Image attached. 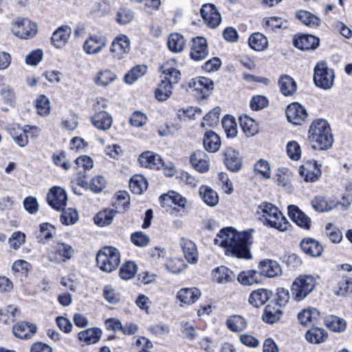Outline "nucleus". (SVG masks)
Instances as JSON below:
<instances>
[{"label":"nucleus","mask_w":352,"mask_h":352,"mask_svg":"<svg viewBox=\"0 0 352 352\" xmlns=\"http://www.w3.org/2000/svg\"><path fill=\"white\" fill-rule=\"evenodd\" d=\"M252 231L251 229L239 232L232 228H223L214 239V244L224 248L226 254L248 259L251 257L250 246L253 241Z\"/></svg>","instance_id":"1"},{"label":"nucleus","mask_w":352,"mask_h":352,"mask_svg":"<svg viewBox=\"0 0 352 352\" xmlns=\"http://www.w3.org/2000/svg\"><path fill=\"white\" fill-rule=\"evenodd\" d=\"M308 140L314 149L327 150L331 148L333 138L328 122L323 119L314 120L309 129Z\"/></svg>","instance_id":"2"},{"label":"nucleus","mask_w":352,"mask_h":352,"mask_svg":"<svg viewBox=\"0 0 352 352\" xmlns=\"http://www.w3.org/2000/svg\"><path fill=\"white\" fill-rule=\"evenodd\" d=\"M258 219L266 226L280 231L287 229L288 221L282 212L274 204L263 202L258 206L256 210Z\"/></svg>","instance_id":"3"},{"label":"nucleus","mask_w":352,"mask_h":352,"mask_svg":"<svg viewBox=\"0 0 352 352\" xmlns=\"http://www.w3.org/2000/svg\"><path fill=\"white\" fill-rule=\"evenodd\" d=\"M96 263L100 269L106 272L115 270L120 263L119 251L113 247H104L96 256Z\"/></svg>","instance_id":"4"},{"label":"nucleus","mask_w":352,"mask_h":352,"mask_svg":"<svg viewBox=\"0 0 352 352\" xmlns=\"http://www.w3.org/2000/svg\"><path fill=\"white\" fill-rule=\"evenodd\" d=\"M316 285V280L311 275H300L294 280L291 292L293 298L296 301H300L307 297L314 289Z\"/></svg>","instance_id":"5"},{"label":"nucleus","mask_w":352,"mask_h":352,"mask_svg":"<svg viewBox=\"0 0 352 352\" xmlns=\"http://www.w3.org/2000/svg\"><path fill=\"white\" fill-rule=\"evenodd\" d=\"M334 72L325 62H319L314 68V81L315 85L323 89H330L333 84Z\"/></svg>","instance_id":"6"},{"label":"nucleus","mask_w":352,"mask_h":352,"mask_svg":"<svg viewBox=\"0 0 352 352\" xmlns=\"http://www.w3.org/2000/svg\"><path fill=\"white\" fill-rule=\"evenodd\" d=\"M200 13L206 25L210 28H217L221 21V14L214 4L203 5Z\"/></svg>","instance_id":"7"},{"label":"nucleus","mask_w":352,"mask_h":352,"mask_svg":"<svg viewBox=\"0 0 352 352\" xmlns=\"http://www.w3.org/2000/svg\"><path fill=\"white\" fill-rule=\"evenodd\" d=\"M139 163L142 166L149 168H168V170H172L171 166L165 165L160 155L154 153L152 151H145L142 153L138 158Z\"/></svg>","instance_id":"8"},{"label":"nucleus","mask_w":352,"mask_h":352,"mask_svg":"<svg viewBox=\"0 0 352 352\" xmlns=\"http://www.w3.org/2000/svg\"><path fill=\"white\" fill-rule=\"evenodd\" d=\"M285 113L287 120L296 125H301L305 122L307 117L306 109L298 102L289 104L286 109Z\"/></svg>","instance_id":"9"},{"label":"nucleus","mask_w":352,"mask_h":352,"mask_svg":"<svg viewBox=\"0 0 352 352\" xmlns=\"http://www.w3.org/2000/svg\"><path fill=\"white\" fill-rule=\"evenodd\" d=\"M320 165L314 160L305 162L299 168V173L307 182H314L321 175Z\"/></svg>","instance_id":"10"},{"label":"nucleus","mask_w":352,"mask_h":352,"mask_svg":"<svg viewBox=\"0 0 352 352\" xmlns=\"http://www.w3.org/2000/svg\"><path fill=\"white\" fill-rule=\"evenodd\" d=\"M47 202L54 209L63 210L67 205V197L65 190L60 187H53L47 193Z\"/></svg>","instance_id":"11"},{"label":"nucleus","mask_w":352,"mask_h":352,"mask_svg":"<svg viewBox=\"0 0 352 352\" xmlns=\"http://www.w3.org/2000/svg\"><path fill=\"white\" fill-rule=\"evenodd\" d=\"M107 43V38L102 35H92L83 44V50L88 54H95L100 52Z\"/></svg>","instance_id":"12"},{"label":"nucleus","mask_w":352,"mask_h":352,"mask_svg":"<svg viewBox=\"0 0 352 352\" xmlns=\"http://www.w3.org/2000/svg\"><path fill=\"white\" fill-rule=\"evenodd\" d=\"M223 162L232 172L238 171L242 166V158L235 149L228 147L223 151Z\"/></svg>","instance_id":"13"},{"label":"nucleus","mask_w":352,"mask_h":352,"mask_svg":"<svg viewBox=\"0 0 352 352\" xmlns=\"http://www.w3.org/2000/svg\"><path fill=\"white\" fill-rule=\"evenodd\" d=\"M288 215L299 227L305 230L311 228V220L310 217L301 211L296 206L290 205L288 206Z\"/></svg>","instance_id":"14"},{"label":"nucleus","mask_w":352,"mask_h":352,"mask_svg":"<svg viewBox=\"0 0 352 352\" xmlns=\"http://www.w3.org/2000/svg\"><path fill=\"white\" fill-rule=\"evenodd\" d=\"M208 55V45L206 40L203 37H197L192 40L190 50V58L195 61H200L206 58Z\"/></svg>","instance_id":"15"},{"label":"nucleus","mask_w":352,"mask_h":352,"mask_svg":"<svg viewBox=\"0 0 352 352\" xmlns=\"http://www.w3.org/2000/svg\"><path fill=\"white\" fill-rule=\"evenodd\" d=\"M293 44L301 50H314L319 46L320 39L311 34H302L294 38Z\"/></svg>","instance_id":"16"},{"label":"nucleus","mask_w":352,"mask_h":352,"mask_svg":"<svg viewBox=\"0 0 352 352\" xmlns=\"http://www.w3.org/2000/svg\"><path fill=\"white\" fill-rule=\"evenodd\" d=\"M130 49V40L126 35L118 36L112 42L110 52L114 56L120 58L122 54L127 53Z\"/></svg>","instance_id":"17"},{"label":"nucleus","mask_w":352,"mask_h":352,"mask_svg":"<svg viewBox=\"0 0 352 352\" xmlns=\"http://www.w3.org/2000/svg\"><path fill=\"white\" fill-rule=\"evenodd\" d=\"M260 275L274 278L282 274V269L278 262L273 260H264L260 262Z\"/></svg>","instance_id":"18"},{"label":"nucleus","mask_w":352,"mask_h":352,"mask_svg":"<svg viewBox=\"0 0 352 352\" xmlns=\"http://www.w3.org/2000/svg\"><path fill=\"white\" fill-rule=\"evenodd\" d=\"M71 33L72 30L67 25L58 28L52 36V43L56 48L63 47L67 43Z\"/></svg>","instance_id":"19"},{"label":"nucleus","mask_w":352,"mask_h":352,"mask_svg":"<svg viewBox=\"0 0 352 352\" xmlns=\"http://www.w3.org/2000/svg\"><path fill=\"white\" fill-rule=\"evenodd\" d=\"M192 166L199 172L205 173L209 168V159L203 151H197L190 158Z\"/></svg>","instance_id":"20"},{"label":"nucleus","mask_w":352,"mask_h":352,"mask_svg":"<svg viewBox=\"0 0 352 352\" xmlns=\"http://www.w3.org/2000/svg\"><path fill=\"white\" fill-rule=\"evenodd\" d=\"M91 121L92 124L98 129L106 131L111 126L113 119L109 113L101 111L91 116Z\"/></svg>","instance_id":"21"},{"label":"nucleus","mask_w":352,"mask_h":352,"mask_svg":"<svg viewBox=\"0 0 352 352\" xmlns=\"http://www.w3.org/2000/svg\"><path fill=\"white\" fill-rule=\"evenodd\" d=\"M180 246L183 250L186 261L190 263H196L197 262L198 252L195 243L190 239L182 238Z\"/></svg>","instance_id":"22"},{"label":"nucleus","mask_w":352,"mask_h":352,"mask_svg":"<svg viewBox=\"0 0 352 352\" xmlns=\"http://www.w3.org/2000/svg\"><path fill=\"white\" fill-rule=\"evenodd\" d=\"M73 252L74 250L71 245L63 243H58L53 248V253L58 255L60 258H58L50 256V259L54 262H58L60 261H65L72 257Z\"/></svg>","instance_id":"23"},{"label":"nucleus","mask_w":352,"mask_h":352,"mask_svg":"<svg viewBox=\"0 0 352 352\" xmlns=\"http://www.w3.org/2000/svg\"><path fill=\"white\" fill-rule=\"evenodd\" d=\"M300 245L305 254L311 256H320L323 250L322 246L319 242L311 238L303 239Z\"/></svg>","instance_id":"24"},{"label":"nucleus","mask_w":352,"mask_h":352,"mask_svg":"<svg viewBox=\"0 0 352 352\" xmlns=\"http://www.w3.org/2000/svg\"><path fill=\"white\" fill-rule=\"evenodd\" d=\"M201 296L200 291L196 288H182L177 295V298L183 304L190 305L195 302Z\"/></svg>","instance_id":"25"},{"label":"nucleus","mask_w":352,"mask_h":352,"mask_svg":"<svg viewBox=\"0 0 352 352\" xmlns=\"http://www.w3.org/2000/svg\"><path fill=\"white\" fill-rule=\"evenodd\" d=\"M320 313L315 308L303 309L298 314V319L304 326L314 325L317 323Z\"/></svg>","instance_id":"26"},{"label":"nucleus","mask_w":352,"mask_h":352,"mask_svg":"<svg viewBox=\"0 0 352 352\" xmlns=\"http://www.w3.org/2000/svg\"><path fill=\"white\" fill-rule=\"evenodd\" d=\"M282 315L280 307L272 302L265 308L263 320L267 323L273 324L278 321Z\"/></svg>","instance_id":"27"},{"label":"nucleus","mask_w":352,"mask_h":352,"mask_svg":"<svg viewBox=\"0 0 352 352\" xmlns=\"http://www.w3.org/2000/svg\"><path fill=\"white\" fill-rule=\"evenodd\" d=\"M272 296V292L266 289L253 291L249 298V302L255 307L264 305Z\"/></svg>","instance_id":"28"},{"label":"nucleus","mask_w":352,"mask_h":352,"mask_svg":"<svg viewBox=\"0 0 352 352\" xmlns=\"http://www.w3.org/2000/svg\"><path fill=\"white\" fill-rule=\"evenodd\" d=\"M204 148L208 152H216L219 150L221 141L219 135L212 131H206L203 139Z\"/></svg>","instance_id":"29"},{"label":"nucleus","mask_w":352,"mask_h":352,"mask_svg":"<svg viewBox=\"0 0 352 352\" xmlns=\"http://www.w3.org/2000/svg\"><path fill=\"white\" fill-rule=\"evenodd\" d=\"M161 203L163 205L171 206L175 204L182 208H184L186 204V199L175 191H170L160 197Z\"/></svg>","instance_id":"30"},{"label":"nucleus","mask_w":352,"mask_h":352,"mask_svg":"<svg viewBox=\"0 0 352 352\" xmlns=\"http://www.w3.org/2000/svg\"><path fill=\"white\" fill-rule=\"evenodd\" d=\"M102 331L99 328H91L78 333V339L87 344H95L100 340Z\"/></svg>","instance_id":"31"},{"label":"nucleus","mask_w":352,"mask_h":352,"mask_svg":"<svg viewBox=\"0 0 352 352\" xmlns=\"http://www.w3.org/2000/svg\"><path fill=\"white\" fill-rule=\"evenodd\" d=\"M263 21L267 31L276 32L277 29L288 28V21L281 17L272 16L264 19Z\"/></svg>","instance_id":"32"},{"label":"nucleus","mask_w":352,"mask_h":352,"mask_svg":"<svg viewBox=\"0 0 352 352\" xmlns=\"http://www.w3.org/2000/svg\"><path fill=\"white\" fill-rule=\"evenodd\" d=\"M193 87H195V90L202 95L203 98H206L213 89V82L209 78L200 77L195 80Z\"/></svg>","instance_id":"33"},{"label":"nucleus","mask_w":352,"mask_h":352,"mask_svg":"<svg viewBox=\"0 0 352 352\" xmlns=\"http://www.w3.org/2000/svg\"><path fill=\"white\" fill-rule=\"evenodd\" d=\"M278 85L280 91L284 96L292 95L297 89L294 80L287 75H283L279 78Z\"/></svg>","instance_id":"34"},{"label":"nucleus","mask_w":352,"mask_h":352,"mask_svg":"<svg viewBox=\"0 0 352 352\" xmlns=\"http://www.w3.org/2000/svg\"><path fill=\"white\" fill-rule=\"evenodd\" d=\"M116 213V210L104 209L96 214L94 218V222L101 227L109 226L112 223Z\"/></svg>","instance_id":"35"},{"label":"nucleus","mask_w":352,"mask_h":352,"mask_svg":"<svg viewBox=\"0 0 352 352\" xmlns=\"http://www.w3.org/2000/svg\"><path fill=\"white\" fill-rule=\"evenodd\" d=\"M328 337L324 329L318 327L311 328L305 334L306 340L312 344H320L324 342Z\"/></svg>","instance_id":"36"},{"label":"nucleus","mask_w":352,"mask_h":352,"mask_svg":"<svg viewBox=\"0 0 352 352\" xmlns=\"http://www.w3.org/2000/svg\"><path fill=\"white\" fill-rule=\"evenodd\" d=\"M239 122L243 131L248 137H252L257 133V124L249 116L246 115L240 116Z\"/></svg>","instance_id":"37"},{"label":"nucleus","mask_w":352,"mask_h":352,"mask_svg":"<svg viewBox=\"0 0 352 352\" xmlns=\"http://www.w3.org/2000/svg\"><path fill=\"white\" fill-rule=\"evenodd\" d=\"M226 327L231 331L241 332L246 328L247 322L242 316L233 315L227 319Z\"/></svg>","instance_id":"38"},{"label":"nucleus","mask_w":352,"mask_h":352,"mask_svg":"<svg viewBox=\"0 0 352 352\" xmlns=\"http://www.w3.org/2000/svg\"><path fill=\"white\" fill-rule=\"evenodd\" d=\"M199 192L201 199L207 205L214 206L219 203V196L211 188L201 186Z\"/></svg>","instance_id":"39"},{"label":"nucleus","mask_w":352,"mask_h":352,"mask_svg":"<svg viewBox=\"0 0 352 352\" xmlns=\"http://www.w3.org/2000/svg\"><path fill=\"white\" fill-rule=\"evenodd\" d=\"M237 279L243 285H252L261 281V275L255 270L243 271L238 275Z\"/></svg>","instance_id":"40"},{"label":"nucleus","mask_w":352,"mask_h":352,"mask_svg":"<svg viewBox=\"0 0 352 352\" xmlns=\"http://www.w3.org/2000/svg\"><path fill=\"white\" fill-rule=\"evenodd\" d=\"M131 190L136 194L140 195L148 188V182L146 178L140 175H134L129 182Z\"/></svg>","instance_id":"41"},{"label":"nucleus","mask_w":352,"mask_h":352,"mask_svg":"<svg viewBox=\"0 0 352 352\" xmlns=\"http://www.w3.org/2000/svg\"><path fill=\"white\" fill-rule=\"evenodd\" d=\"M185 43L186 41L182 35L174 33L170 34L167 45L171 52L179 53L184 50Z\"/></svg>","instance_id":"42"},{"label":"nucleus","mask_w":352,"mask_h":352,"mask_svg":"<svg viewBox=\"0 0 352 352\" xmlns=\"http://www.w3.org/2000/svg\"><path fill=\"white\" fill-rule=\"evenodd\" d=\"M324 322L327 327L332 331L342 332L346 327V321L336 316L326 317Z\"/></svg>","instance_id":"43"},{"label":"nucleus","mask_w":352,"mask_h":352,"mask_svg":"<svg viewBox=\"0 0 352 352\" xmlns=\"http://www.w3.org/2000/svg\"><path fill=\"white\" fill-rule=\"evenodd\" d=\"M117 78L116 75L109 69L98 72L94 78V82L101 87H107Z\"/></svg>","instance_id":"44"},{"label":"nucleus","mask_w":352,"mask_h":352,"mask_svg":"<svg viewBox=\"0 0 352 352\" xmlns=\"http://www.w3.org/2000/svg\"><path fill=\"white\" fill-rule=\"evenodd\" d=\"M267 38L259 32L252 34L249 38L250 47L256 51L265 50L267 46Z\"/></svg>","instance_id":"45"},{"label":"nucleus","mask_w":352,"mask_h":352,"mask_svg":"<svg viewBox=\"0 0 352 352\" xmlns=\"http://www.w3.org/2000/svg\"><path fill=\"white\" fill-rule=\"evenodd\" d=\"M333 292L338 296H344L352 292V279L343 277L333 287Z\"/></svg>","instance_id":"46"},{"label":"nucleus","mask_w":352,"mask_h":352,"mask_svg":"<svg viewBox=\"0 0 352 352\" xmlns=\"http://www.w3.org/2000/svg\"><path fill=\"white\" fill-rule=\"evenodd\" d=\"M296 16L302 23L307 26H318L320 23V20L316 15L305 10H300L296 13Z\"/></svg>","instance_id":"47"},{"label":"nucleus","mask_w":352,"mask_h":352,"mask_svg":"<svg viewBox=\"0 0 352 352\" xmlns=\"http://www.w3.org/2000/svg\"><path fill=\"white\" fill-rule=\"evenodd\" d=\"M172 85L168 80H162L155 91L156 98L160 101L167 100L172 94Z\"/></svg>","instance_id":"48"},{"label":"nucleus","mask_w":352,"mask_h":352,"mask_svg":"<svg viewBox=\"0 0 352 352\" xmlns=\"http://www.w3.org/2000/svg\"><path fill=\"white\" fill-rule=\"evenodd\" d=\"M222 126L228 138H234L237 134V126L234 118L231 116H226L221 122Z\"/></svg>","instance_id":"49"},{"label":"nucleus","mask_w":352,"mask_h":352,"mask_svg":"<svg viewBox=\"0 0 352 352\" xmlns=\"http://www.w3.org/2000/svg\"><path fill=\"white\" fill-rule=\"evenodd\" d=\"M137 272V265L133 261H126L121 266L119 274L122 279L129 280L134 277Z\"/></svg>","instance_id":"50"},{"label":"nucleus","mask_w":352,"mask_h":352,"mask_svg":"<svg viewBox=\"0 0 352 352\" xmlns=\"http://www.w3.org/2000/svg\"><path fill=\"white\" fill-rule=\"evenodd\" d=\"M145 65H138L132 68L125 76L124 80L127 84L131 85L146 72Z\"/></svg>","instance_id":"51"},{"label":"nucleus","mask_w":352,"mask_h":352,"mask_svg":"<svg viewBox=\"0 0 352 352\" xmlns=\"http://www.w3.org/2000/svg\"><path fill=\"white\" fill-rule=\"evenodd\" d=\"M35 105L37 112L41 116H47L50 114V100L44 95H41L37 98Z\"/></svg>","instance_id":"52"},{"label":"nucleus","mask_w":352,"mask_h":352,"mask_svg":"<svg viewBox=\"0 0 352 352\" xmlns=\"http://www.w3.org/2000/svg\"><path fill=\"white\" fill-rule=\"evenodd\" d=\"M232 272L224 266L217 267L214 272V278L219 283H226L229 282L232 278Z\"/></svg>","instance_id":"53"},{"label":"nucleus","mask_w":352,"mask_h":352,"mask_svg":"<svg viewBox=\"0 0 352 352\" xmlns=\"http://www.w3.org/2000/svg\"><path fill=\"white\" fill-rule=\"evenodd\" d=\"M78 219L77 212L73 208H68L63 211L60 215V221L63 224L69 226L75 223Z\"/></svg>","instance_id":"54"},{"label":"nucleus","mask_w":352,"mask_h":352,"mask_svg":"<svg viewBox=\"0 0 352 352\" xmlns=\"http://www.w3.org/2000/svg\"><path fill=\"white\" fill-rule=\"evenodd\" d=\"M38 32L37 24L29 19H23V39L32 38Z\"/></svg>","instance_id":"55"},{"label":"nucleus","mask_w":352,"mask_h":352,"mask_svg":"<svg viewBox=\"0 0 352 352\" xmlns=\"http://www.w3.org/2000/svg\"><path fill=\"white\" fill-rule=\"evenodd\" d=\"M325 233L329 240L334 243H339L342 239L341 231L332 223L326 226Z\"/></svg>","instance_id":"56"},{"label":"nucleus","mask_w":352,"mask_h":352,"mask_svg":"<svg viewBox=\"0 0 352 352\" xmlns=\"http://www.w3.org/2000/svg\"><path fill=\"white\" fill-rule=\"evenodd\" d=\"M162 71L164 75V80H168L171 85L177 83L180 79L181 74L179 71L175 68H165L164 66H162Z\"/></svg>","instance_id":"57"},{"label":"nucleus","mask_w":352,"mask_h":352,"mask_svg":"<svg viewBox=\"0 0 352 352\" xmlns=\"http://www.w3.org/2000/svg\"><path fill=\"white\" fill-rule=\"evenodd\" d=\"M311 205L315 210L320 212L329 211L335 206H332L331 205L329 204L327 201L322 197H315L311 201Z\"/></svg>","instance_id":"58"},{"label":"nucleus","mask_w":352,"mask_h":352,"mask_svg":"<svg viewBox=\"0 0 352 352\" xmlns=\"http://www.w3.org/2000/svg\"><path fill=\"white\" fill-rule=\"evenodd\" d=\"M287 153L290 159L298 160L301 155L300 145L296 141L289 142L287 144Z\"/></svg>","instance_id":"59"},{"label":"nucleus","mask_w":352,"mask_h":352,"mask_svg":"<svg viewBox=\"0 0 352 352\" xmlns=\"http://www.w3.org/2000/svg\"><path fill=\"white\" fill-rule=\"evenodd\" d=\"M166 267L168 272L178 274L183 271L186 267V264L180 258H173L166 264Z\"/></svg>","instance_id":"60"},{"label":"nucleus","mask_w":352,"mask_h":352,"mask_svg":"<svg viewBox=\"0 0 352 352\" xmlns=\"http://www.w3.org/2000/svg\"><path fill=\"white\" fill-rule=\"evenodd\" d=\"M132 243L138 247H145L150 242V238L142 232H136L131 236Z\"/></svg>","instance_id":"61"},{"label":"nucleus","mask_w":352,"mask_h":352,"mask_svg":"<svg viewBox=\"0 0 352 352\" xmlns=\"http://www.w3.org/2000/svg\"><path fill=\"white\" fill-rule=\"evenodd\" d=\"M133 18V14L131 10L127 8H120L118 11L116 20L118 23L125 25L129 23Z\"/></svg>","instance_id":"62"},{"label":"nucleus","mask_w":352,"mask_h":352,"mask_svg":"<svg viewBox=\"0 0 352 352\" xmlns=\"http://www.w3.org/2000/svg\"><path fill=\"white\" fill-rule=\"evenodd\" d=\"M8 131L14 140V142L19 146H22V128L19 124H12L8 127Z\"/></svg>","instance_id":"63"},{"label":"nucleus","mask_w":352,"mask_h":352,"mask_svg":"<svg viewBox=\"0 0 352 352\" xmlns=\"http://www.w3.org/2000/svg\"><path fill=\"white\" fill-rule=\"evenodd\" d=\"M106 186L105 179L100 175L94 177L89 183V188L95 192H101Z\"/></svg>","instance_id":"64"}]
</instances>
